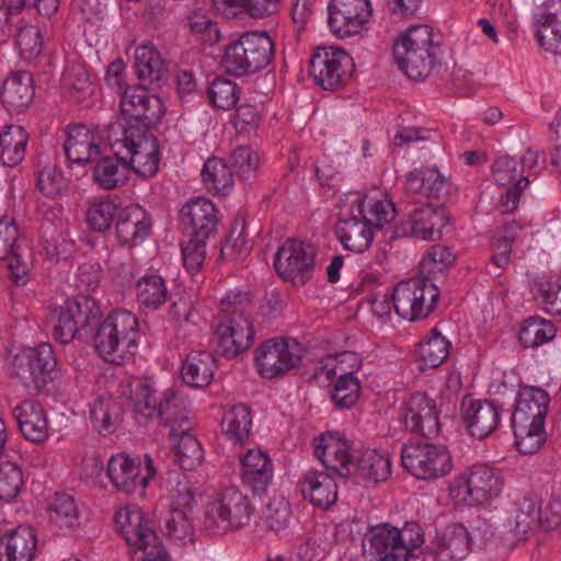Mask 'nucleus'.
Returning a JSON list of instances; mask_svg holds the SVG:
<instances>
[{"mask_svg":"<svg viewBox=\"0 0 561 561\" xmlns=\"http://www.w3.org/2000/svg\"><path fill=\"white\" fill-rule=\"evenodd\" d=\"M314 446V455L328 470L341 477L358 478L378 483L391 474V461L388 455L376 449L357 448L354 442L321 435Z\"/></svg>","mask_w":561,"mask_h":561,"instance_id":"f257e3e1","label":"nucleus"},{"mask_svg":"<svg viewBox=\"0 0 561 561\" xmlns=\"http://www.w3.org/2000/svg\"><path fill=\"white\" fill-rule=\"evenodd\" d=\"M148 130L124 121L106 125V141L112 151L144 178L153 176L160 163L158 140Z\"/></svg>","mask_w":561,"mask_h":561,"instance_id":"f03ea898","label":"nucleus"},{"mask_svg":"<svg viewBox=\"0 0 561 561\" xmlns=\"http://www.w3.org/2000/svg\"><path fill=\"white\" fill-rule=\"evenodd\" d=\"M393 57L399 69L411 80L423 81L440 66L442 48L433 41L432 28L413 25L393 44Z\"/></svg>","mask_w":561,"mask_h":561,"instance_id":"7ed1b4c3","label":"nucleus"},{"mask_svg":"<svg viewBox=\"0 0 561 561\" xmlns=\"http://www.w3.org/2000/svg\"><path fill=\"white\" fill-rule=\"evenodd\" d=\"M423 543L424 534L419 524L407 523L398 528L385 523L368 529L363 548L376 561H409Z\"/></svg>","mask_w":561,"mask_h":561,"instance_id":"20e7f679","label":"nucleus"},{"mask_svg":"<svg viewBox=\"0 0 561 561\" xmlns=\"http://www.w3.org/2000/svg\"><path fill=\"white\" fill-rule=\"evenodd\" d=\"M273 57L272 38L265 32H251L226 47L221 65L229 75L243 77L266 68Z\"/></svg>","mask_w":561,"mask_h":561,"instance_id":"39448f33","label":"nucleus"},{"mask_svg":"<svg viewBox=\"0 0 561 561\" xmlns=\"http://www.w3.org/2000/svg\"><path fill=\"white\" fill-rule=\"evenodd\" d=\"M253 513L254 506L250 499L237 486H227L207 505L203 528L210 534L240 529L250 523Z\"/></svg>","mask_w":561,"mask_h":561,"instance_id":"423d86ee","label":"nucleus"},{"mask_svg":"<svg viewBox=\"0 0 561 561\" xmlns=\"http://www.w3.org/2000/svg\"><path fill=\"white\" fill-rule=\"evenodd\" d=\"M540 520V506L530 495L516 503L513 514L484 526L482 537L486 542L512 549L528 538L529 533Z\"/></svg>","mask_w":561,"mask_h":561,"instance_id":"0eeeda50","label":"nucleus"},{"mask_svg":"<svg viewBox=\"0 0 561 561\" xmlns=\"http://www.w3.org/2000/svg\"><path fill=\"white\" fill-rule=\"evenodd\" d=\"M163 488L173 502V508L164 519L165 534L183 540L192 535V508L196 504L195 490L181 472H169Z\"/></svg>","mask_w":561,"mask_h":561,"instance_id":"6e6552de","label":"nucleus"},{"mask_svg":"<svg viewBox=\"0 0 561 561\" xmlns=\"http://www.w3.org/2000/svg\"><path fill=\"white\" fill-rule=\"evenodd\" d=\"M438 297L439 289L434 282L420 276L400 282L391 295L396 312L409 321L426 318L434 310Z\"/></svg>","mask_w":561,"mask_h":561,"instance_id":"1a4fd4ad","label":"nucleus"},{"mask_svg":"<svg viewBox=\"0 0 561 561\" xmlns=\"http://www.w3.org/2000/svg\"><path fill=\"white\" fill-rule=\"evenodd\" d=\"M402 466L415 478L438 479L453 469V460L444 445L409 442L401 450Z\"/></svg>","mask_w":561,"mask_h":561,"instance_id":"9d476101","label":"nucleus"},{"mask_svg":"<svg viewBox=\"0 0 561 561\" xmlns=\"http://www.w3.org/2000/svg\"><path fill=\"white\" fill-rule=\"evenodd\" d=\"M254 304L248 291H230L219 302V312L214 328L227 330L238 339L236 345L248 348L254 341V328L251 316Z\"/></svg>","mask_w":561,"mask_h":561,"instance_id":"9b49d317","label":"nucleus"},{"mask_svg":"<svg viewBox=\"0 0 561 561\" xmlns=\"http://www.w3.org/2000/svg\"><path fill=\"white\" fill-rule=\"evenodd\" d=\"M317 250L310 242L287 239L274 257L276 273L295 286H305L316 271Z\"/></svg>","mask_w":561,"mask_h":561,"instance_id":"f8f14e48","label":"nucleus"},{"mask_svg":"<svg viewBox=\"0 0 561 561\" xmlns=\"http://www.w3.org/2000/svg\"><path fill=\"white\" fill-rule=\"evenodd\" d=\"M54 337L61 344L71 342L77 333L98 324L102 311L96 301L85 295L67 299L57 310Z\"/></svg>","mask_w":561,"mask_h":561,"instance_id":"ddd939ff","label":"nucleus"},{"mask_svg":"<svg viewBox=\"0 0 561 561\" xmlns=\"http://www.w3.org/2000/svg\"><path fill=\"white\" fill-rule=\"evenodd\" d=\"M57 362L50 344H39L16 354L12 362V374L19 378L25 387H33L36 391H43L48 382L55 378Z\"/></svg>","mask_w":561,"mask_h":561,"instance_id":"4468645a","label":"nucleus"},{"mask_svg":"<svg viewBox=\"0 0 561 561\" xmlns=\"http://www.w3.org/2000/svg\"><path fill=\"white\" fill-rule=\"evenodd\" d=\"M352 57L342 48L318 47L309 62V75L324 90L343 85L353 70Z\"/></svg>","mask_w":561,"mask_h":561,"instance_id":"2eb2a0df","label":"nucleus"},{"mask_svg":"<svg viewBox=\"0 0 561 561\" xmlns=\"http://www.w3.org/2000/svg\"><path fill=\"white\" fill-rule=\"evenodd\" d=\"M503 483L504 477L501 471L488 465L477 463L455 479L454 489L457 496H468L472 503L482 504L497 497Z\"/></svg>","mask_w":561,"mask_h":561,"instance_id":"dca6fc26","label":"nucleus"},{"mask_svg":"<svg viewBox=\"0 0 561 561\" xmlns=\"http://www.w3.org/2000/svg\"><path fill=\"white\" fill-rule=\"evenodd\" d=\"M300 359V344L293 339H270L255 351V362L264 378H273L293 369Z\"/></svg>","mask_w":561,"mask_h":561,"instance_id":"f3484780","label":"nucleus"},{"mask_svg":"<svg viewBox=\"0 0 561 561\" xmlns=\"http://www.w3.org/2000/svg\"><path fill=\"white\" fill-rule=\"evenodd\" d=\"M122 114L130 119L128 124L144 129L154 127L164 114L162 101L142 85L128 87L121 98ZM127 123L126 119H123Z\"/></svg>","mask_w":561,"mask_h":561,"instance_id":"a211bd4d","label":"nucleus"},{"mask_svg":"<svg viewBox=\"0 0 561 561\" xmlns=\"http://www.w3.org/2000/svg\"><path fill=\"white\" fill-rule=\"evenodd\" d=\"M115 523L129 547L146 551L160 540L154 523L137 505H126L115 513Z\"/></svg>","mask_w":561,"mask_h":561,"instance_id":"6ab92c4d","label":"nucleus"},{"mask_svg":"<svg viewBox=\"0 0 561 561\" xmlns=\"http://www.w3.org/2000/svg\"><path fill=\"white\" fill-rule=\"evenodd\" d=\"M328 24L336 36L344 38L359 34L371 15L369 0H331Z\"/></svg>","mask_w":561,"mask_h":561,"instance_id":"aec40b11","label":"nucleus"},{"mask_svg":"<svg viewBox=\"0 0 561 561\" xmlns=\"http://www.w3.org/2000/svg\"><path fill=\"white\" fill-rule=\"evenodd\" d=\"M403 423L411 433L434 438L440 432L436 401L425 392L413 393L403 408Z\"/></svg>","mask_w":561,"mask_h":561,"instance_id":"412c9836","label":"nucleus"},{"mask_svg":"<svg viewBox=\"0 0 561 561\" xmlns=\"http://www.w3.org/2000/svg\"><path fill=\"white\" fill-rule=\"evenodd\" d=\"M64 152L71 163L83 165L101 154L100 146L106 140V127L100 131L98 127L85 124H73L67 128Z\"/></svg>","mask_w":561,"mask_h":561,"instance_id":"4be33fe9","label":"nucleus"},{"mask_svg":"<svg viewBox=\"0 0 561 561\" xmlns=\"http://www.w3.org/2000/svg\"><path fill=\"white\" fill-rule=\"evenodd\" d=\"M147 474L141 477L139 465L129 456L117 454L112 456L107 463L106 476L117 491L126 494L134 493L138 488H145L149 480L156 476L153 459L145 455Z\"/></svg>","mask_w":561,"mask_h":561,"instance_id":"5701e85b","label":"nucleus"},{"mask_svg":"<svg viewBox=\"0 0 561 561\" xmlns=\"http://www.w3.org/2000/svg\"><path fill=\"white\" fill-rule=\"evenodd\" d=\"M492 175L494 181L501 185H510L513 181L516 183L508 187L497 203L499 211L508 214L514 211L519 203L522 192L529 184V175H523L519 169V162L515 157L501 156L492 164Z\"/></svg>","mask_w":561,"mask_h":561,"instance_id":"b1692460","label":"nucleus"},{"mask_svg":"<svg viewBox=\"0 0 561 561\" xmlns=\"http://www.w3.org/2000/svg\"><path fill=\"white\" fill-rule=\"evenodd\" d=\"M462 420L471 436L483 439L499 425L500 407L488 400L466 397L461 403Z\"/></svg>","mask_w":561,"mask_h":561,"instance_id":"393cba45","label":"nucleus"},{"mask_svg":"<svg viewBox=\"0 0 561 561\" xmlns=\"http://www.w3.org/2000/svg\"><path fill=\"white\" fill-rule=\"evenodd\" d=\"M534 24L539 45L561 55V0L543 2L534 14Z\"/></svg>","mask_w":561,"mask_h":561,"instance_id":"a878e982","label":"nucleus"},{"mask_svg":"<svg viewBox=\"0 0 561 561\" xmlns=\"http://www.w3.org/2000/svg\"><path fill=\"white\" fill-rule=\"evenodd\" d=\"M151 217L139 205H130L119 210L115 231L122 245L129 248L142 243L150 234Z\"/></svg>","mask_w":561,"mask_h":561,"instance_id":"bb28decb","label":"nucleus"},{"mask_svg":"<svg viewBox=\"0 0 561 561\" xmlns=\"http://www.w3.org/2000/svg\"><path fill=\"white\" fill-rule=\"evenodd\" d=\"M445 211L433 207L431 204H423L415 207L410 218L402 222V234L412 236L421 240H437L442 237V229L446 226Z\"/></svg>","mask_w":561,"mask_h":561,"instance_id":"cd10ccee","label":"nucleus"},{"mask_svg":"<svg viewBox=\"0 0 561 561\" xmlns=\"http://www.w3.org/2000/svg\"><path fill=\"white\" fill-rule=\"evenodd\" d=\"M183 225L191 228L192 236L209 238L217 230L218 216L215 204L206 197H195L183 205L180 211Z\"/></svg>","mask_w":561,"mask_h":561,"instance_id":"c85d7f7f","label":"nucleus"},{"mask_svg":"<svg viewBox=\"0 0 561 561\" xmlns=\"http://www.w3.org/2000/svg\"><path fill=\"white\" fill-rule=\"evenodd\" d=\"M375 229L353 207L347 217H341L335 233L343 248L363 253L373 243Z\"/></svg>","mask_w":561,"mask_h":561,"instance_id":"c756f323","label":"nucleus"},{"mask_svg":"<svg viewBox=\"0 0 561 561\" xmlns=\"http://www.w3.org/2000/svg\"><path fill=\"white\" fill-rule=\"evenodd\" d=\"M35 91L28 71L12 72L2 83L0 101L11 114L24 112L33 101Z\"/></svg>","mask_w":561,"mask_h":561,"instance_id":"7c9ffc66","label":"nucleus"},{"mask_svg":"<svg viewBox=\"0 0 561 561\" xmlns=\"http://www.w3.org/2000/svg\"><path fill=\"white\" fill-rule=\"evenodd\" d=\"M241 479L243 485L254 494L265 493L273 480V463L270 457L259 449H250L241 458Z\"/></svg>","mask_w":561,"mask_h":561,"instance_id":"2f4dec72","label":"nucleus"},{"mask_svg":"<svg viewBox=\"0 0 561 561\" xmlns=\"http://www.w3.org/2000/svg\"><path fill=\"white\" fill-rule=\"evenodd\" d=\"M298 486L302 497L316 507L328 510L337 500L336 482L325 471L306 472Z\"/></svg>","mask_w":561,"mask_h":561,"instance_id":"473e14b6","label":"nucleus"},{"mask_svg":"<svg viewBox=\"0 0 561 561\" xmlns=\"http://www.w3.org/2000/svg\"><path fill=\"white\" fill-rule=\"evenodd\" d=\"M471 548V537L461 524H450L437 535L433 550L434 561H460Z\"/></svg>","mask_w":561,"mask_h":561,"instance_id":"72a5a7b5","label":"nucleus"},{"mask_svg":"<svg viewBox=\"0 0 561 561\" xmlns=\"http://www.w3.org/2000/svg\"><path fill=\"white\" fill-rule=\"evenodd\" d=\"M156 416L160 419L161 424L170 428L169 434L192 431L185 398L173 389H167L159 398Z\"/></svg>","mask_w":561,"mask_h":561,"instance_id":"f704fd0d","label":"nucleus"},{"mask_svg":"<svg viewBox=\"0 0 561 561\" xmlns=\"http://www.w3.org/2000/svg\"><path fill=\"white\" fill-rule=\"evenodd\" d=\"M549 401V396L543 389L523 387L517 393L512 420L543 423L548 413Z\"/></svg>","mask_w":561,"mask_h":561,"instance_id":"c9c22d12","label":"nucleus"},{"mask_svg":"<svg viewBox=\"0 0 561 561\" xmlns=\"http://www.w3.org/2000/svg\"><path fill=\"white\" fill-rule=\"evenodd\" d=\"M14 416L23 436L33 443H43L48 437V422L41 403L25 400L18 405Z\"/></svg>","mask_w":561,"mask_h":561,"instance_id":"e433bc0d","label":"nucleus"},{"mask_svg":"<svg viewBox=\"0 0 561 561\" xmlns=\"http://www.w3.org/2000/svg\"><path fill=\"white\" fill-rule=\"evenodd\" d=\"M37 547L35 530L21 525L0 542V561H32Z\"/></svg>","mask_w":561,"mask_h":561,"instance_id":"4c0bfd02","label":"nucleus"},{"mask_svg":"<svg viewBox=\"0 0 561 561\" xmlns=\"http://www.w3.org/2000/svg\"><path fill=\"white\" fill-rule=\"evenodd\" d=\"M215 357L209 352L192 351L187 354L182 368L183 381L192 388H204L214 378Z\"/></svg>","mask_w":561,"mask_h":561,"instance_id":"58836bf2","label":"nucleus"},{"mask_svg":"<svg viewBox=\"0 0 561 561\" xmlns=\"http://www.w3.org/2000/svg\"><path fill=\"white\" fill-rule=\"evenodd\" d=\"M123 420V407L114 398L100 396L91 403L90 421L103 436L113 434Z\"/></svg>","mask_w":561,"mask_h":561,"instance_id":"ea45409f","label":"nucleus"},{"mask_svg":"<svg viewBox=\"0 0 561 561\" xmlns=\"http://www.w3.org/2000/svg\"><path fill=\"white\" fill-rule=\"evenodd\" d=\"M136 297L139 306L147 311H156L163 306L169 297V290L161 275L147 273L136 283Z\"/></svg>","mask_w":561,"mask_h":561,"instance_id":"a19ab883","label":"nucleus"},{"mask_svg":"<svg viewBox=\"0 0 561 561\" xmlns=\"http://www.w3.org/2000/svg\"><path fill=\"white\" fill-rule=\"evenodd\" d=\"M355 210L374 229H381L389 224L396 216V207L391 199L387 196L357 197L355 201Z\"/></svg>","mask_w":561,"mask_h":561,"instance_id":"79ce46f5","label":"nucleus"},{"mask_svg":"<svg viewBox=\"0 0 561 561\" xmlns=\"http://www.w3.org/2000/svg\"><path fill=\"white\" fill-rule=\"evenodd\" d=\"M135 69L137 77L149 83L161 81L168 68L159 50L151 44H145L136 48Z\"/></svg>","mask_w":561,"mask_h":561,"instance_id":"37998d69","label":"nucleus"},{"mask_svg":"<svg viewBox=\"0 0 561 561\" xmlns=\"http://www.w3.org/2000/svg\"><path fill=\"white\" fill-rule=\"evenodd\" d=\"M128 172L126 161L113 152V156H105L96 161L92 179L100 187L113 190L126 182Z\"/></svg>","mask_w":561,"mask_h":561,"instance_id":"c03bdc74","label":"nucleus"},{"mask_svg":"<svg viewBox=\"0 0 561 561\" xmlns=\"http://www.w3.org/2000/svg\"><path fill=\"white\" fill-rule=\"evenodd\" d=\"M103 321L108 323V329L115 334V339H119L125 348L131 353L140 336L139 322L136 316L128 310L118 309L111 312Z\"/></svg>","mask_w":561,"mask_h":561,"instance_id":"a18cd8bd","label":"nucleus"},{"mask_svg":"<svg viewBox=\"0 0 561 561\" xmlns=\"http://www.w3.org/2000/svg\"><path fill=\"white\" fill-rule=\"evenodd\" d=\"M252 425L250 409L244 404L232 405L221 420V430L233 444H244L249 438Z\"/></svg>","mask_w":561,"mask_h":561,"instance_id":"49530a36","label":"nucleus"},{"mask_svg":"<svg viewBox=\"0 0 561 561\" xmlns=\"http://www.w3.org/2000/svg\"><path fill=\"white\" fill-rule=\"evenodd\" d=\"M203 182L214 195H228L233 187V174L220 158H209L202 170Z\"/></svg>","mask_w":561,"mask_h":561,"instance_id":"de8ad7c7","label":"nucleus"},{"mask_svg":"<svg viewBox=\"0 0 561 561\" xmlns=\"http://www.w3.org/2000/svg\"><path fill=\"white\" fill-rule=\"evenodd\" d=\"M28 135L19 125H9L0 135L1 154L3 164L10 168L18 165L25 154Z\"/></svg>","mask_w":561,"mask_h":561,"instance_id":"09e8293b","label":"nucleus"},{"mask_svg":"<svg viewBox=\"0 0 561 561\" xmlns=\"http://www.w3.org/2000/svg\"><path fill=\"white\" fill-rule=\"evenodd\" d=\"M130 401L136 422L146 426L157 414L159 399L156 390L146 381L139 380L130 390Z\"/></svg>","mask_w":561,"mask_h":561,"instance_id":"8fccbe9b","label":"nucleus"},{"mask_svg":"<svg viewBox=\"0 0 561 561\" xmlns=\"http://www.w3.org/2000/svg\"><path fill=\"white\" fill-rule=\"evenodd\" d=\"M175 445L174 461L183 470H194L204 459V450L201 443L192 434V431L185 433L169 434Z\"/></svg>","mask_w":561,"mask_h":561,"instance_id":"3c124183","label":"nucleus"},{"mask_svg":"<svg viewBox=\"0 0 561 561\" xmlns=\"http://www.w3.org/2000/svg\"><path fill=\"white\" fill-rule=\"evenodd\" d=\"M512 427L515 436V446L524 455L537 453L546 442L543 423L512 420Z\"/></svg>","mask_w":561,"mask_h":561,"instance_id":"603ef678","label":"nucleus"},{"mask_svg":"<svg viewBox=\"0 0 561 561\" xmlns=\"http://www.w3.org/2000/svg\"><path fill=\"white\" fill-rule=\"evenodd\" d=\"M108 328V323H104V321L98 324L93 335L94 348L104 360L119 365L129 352L119 342V339H115V334Z\"/></svg>","mask_w":561,"mask_h":561,"instance_id":"864d4df0","label":"nucleus"},{"mask_svg":"<svg viewBox=\"0 0 561 561\" xmlns=\"http://www.w3.org/2000/svg\"><path fill=\"white\" fill-rule=\"evenodd\" d=\"M455 260L456 255L450 248L443 244L432 245L427 249L419 264L417 276L433 282V277L449 268Z\"/></svg>","mask_w":561,"mask_h":561,"instance_id":"5fc2aeb1","label":"nucleus"},{"mask_svg":"<svg viewBox=\"0 0 561 561\" xmlns=\"http://www.w3.org/2000/svg\"><path fill=\"white\" fill-rule=\"evenodd\" d=\"M49 517L60 528H72L79 524L80 511L76 499L67 493H56L48 506Z\"/></svg>","mask_w":561,"mask_h":561,"instance_id":"6e6d98bb","label":"nucleus"},{"mask_svg":"<svg viewBox=\"0 0 561 561\" xmlns=\"http://www.w3.org/2000/svg\"><path fill=\"white\" fill-rule=\"evenodd\" d=\"M557 329L549 320L530 317L524 321L519 331V341L524 347H537L556 336Z\"/></svg>","mask_w":561,"mask_h":561,"instance_id":"4d7b16f0","label":"nucleus"},{"mask_svg":"<svg viewBox=\"0 0 561 561\" xmlns=\"http://www.w3.org/2000/svg\"><path fill=\"white\" fill-rule=\"evenodd\" d=\"M449 348V341L437 329H432L427 340L419 344V354L426 366L436 368L447 359Z\"/></svg>","mask_w":561,"mask_h":561,"instance_id":"13d9d810","label":"nucleus"},{"mask_svg":"<svg viewBox=\"0 0 561 561\" xmlns=\"http://www.w3.org/2000/svg\"><path fill=\"white\" fill-rule=\"evenodd\" d=\"M210 103L220 110H230L240 99V90L230 79L218 77L211 81L207 90Z\"/></svg>","mask_w":561,"mask_h":561,"instance_id":"bf43d9fd","label":"nucleus"},{"mask_svg":"<svg viewBox=\"0 0 561 561\" xmlns=\"http://www.w3.org/2000/svg\"><path fill=\"white\" fill-rule=\"evenodd\" d=\"M360 382L352 373H343L334 383L331 399L340 409H351L358 401Z\"/></svg>","mask_w":561,"mask_h":561,"instance_id":"052dcab7","label":"nucleus"},{"mask_svg":"<svg viewBox=\"0 0 561 561\" xmlns=\"http://www.w3.org/2000/svg\"><path fill=\"white\" fill-rule=\"evenodd\" d=\"M536 298L540 299L546 312L561 316V275L536 280Z\"/></svg>","mask_w":561,"mask_h":561,"instance_id":"680f3d73","label":"nucleus"},{"mask_svg":"<svg viewBox=\"0 0 561 561\" xmlns=\"http://www.w3.org/2000/svg\"><path fill=\"white\" fill-rule=\"evenodd\" d=\"M15 44L21 57L32 61L37 58L43 50L42 31L35 25L22 26L15 34Z\"/></svg>","mask_w":561,"mask_h":561,"instance_id":"e2e57ef3","label":"nucleus"},{"mask_svg":"<svg viewBox=\"0 0 561 561\" xmlns=\"http://www.w3.org/2000/svg\"><path fill=\"white\" fill-rule=\"evenodd\" d=\"M118 206L111 199H100L90 205L87 213L88 225L94 231H106L114 218L117 219Z\"/></svg>","mask_w":561,"mask_h":561,"instance_id":"0e129e2a","label":"nucleus"},{"mask_svg":"<svg viewBox=\"0 0 561 561\" xmlns=\"http://www.w3.org/2000/svg\"><path fill=\"white\" fill-rule=\"evenodd\" d=\"M522 228L516 222L506 224L501 234L493 238L492 241V262L500 268H505L510 262L512 243L517 237V231Z\"/></svg>","mask_w":561,"mask_h":561,"instance_id":"69168bd1","label":"nucleus"},{"mask_svg":"<svg viewBox=\"0 0 561 561\" xmlns=\"http://www.w3.org/2000/svg\"><path fill=\"white\" fill-rule=\"evenodd\" d=\"M24 484L21 468L10 461L0 463V499L4 501L14 500Z\"/></svg>","mask_w":561,"mask_h":561,"instance_id":"338daca9","label":"nucleus"},{"mask_svg":"<svg viewBox=\"0 0 561 561\" xmlns=\"http://www.w3.org/2000/svg\"><path fill=\"white\" fill-rule=\"evenodd\" d=\"M206 239L192 236L190 241L182 247L183 263L191 274L198 273L204 264Z\"/></svg>","mask_w":561,"mask_h":561,"instance_id":"774afa93","label":"nucleus"}]
</instances>
